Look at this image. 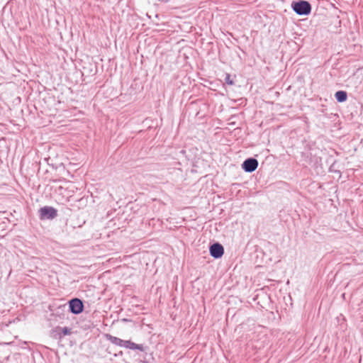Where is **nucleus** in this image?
I'll use <instances>...</instances> for the list:
<instances>
[{"instance_id":"nucleus-1","label":"nucleus","mask_w":363,"mask_h":363,"mask_svg":"<svg viewBox=\"0 0 363 363\" xmlns=\"http://www.w3.org/2000/svg\"><path fill=\"white\" fill-rule=\"evenodd\" d=\"M105 337L112 344L133 350L145 351V347L143 345L136 344L130 340H123L119 337L113 336L111 334H106Z\"/></svg>"},{"instance_id":"nucleus-2","label":"nucleus","mask_w":363,"mask_h":363,"mask_svg":"<svg viewBox=\"0 0 363 363\" xmlns=\"http://www.w3.org/2000/svg\"><path fill=\"white\" fill-rule=\"evenodd\" d=\"M291 8L296 14L300 16L308 15L311 11V5L304 0L294 1L291 4Z\"/></svg>"},{"instance_id":"nucleus-3","label":"nucleus","mask_w":363,"mask_h":363,"mask_svg":"<svg viewBox=\"0 0 363 363\" xmlns=\"http://www.w3.org/2000/svg\"><path fill=\"white\" fill-rule=\"evenodd\" d=\"M57 211L52 206H44L39 210V216L41 220H52L57 217Z\"/></svg>"},{"instance_id":"nucleus-4","label":"nucleus","mask_w":363,"mask_h":363,"mask_svg":"<svg viewBox=\"0 0 363 363\" xmlns=\"http://www.w3.org/2000/svg\"><path fill=\"white\" fill-rule=\"evenodd\" d=\"M69 311L73 314H79L84 310V304L82 300L78 298H72L69 302Z\"/></svg>"},{"instance_id":"nucleus-5","label":"nucleus","mask_w":363,"mask_h":363,"mask_svg":"<svg viewBox=\"0 0 363 363\" xmlns=\"http://www.w3.org/2000/svg\"><path fill=\"white\" fill-rule=\"evenodd\" d=\"M258 167V161L253 157L246 159L242 164V168L245 172L251 173L256 170Z\"/></svg>"},{"instance_id":"nucleus-6","label":"nucleus","mask_w":363,"mask_h":363,"mask_svg":"<svg viewBox=\"0 0 363 363\" xmlns=\"http://www.w3.org/2000/svg\"><path fill=\"white\" fill-rule=\"evenodd\" d=\"M209 252L211 257L218 259L223 255L224 247L221 244L215 242L210 246Z\"/></svg>"},{"instance_id":"nucleus-7","label":"nucleus","mask_w":363,"mask_h":363,"mask_svg":"<svg viewBox=\"0 0 363 363\" xmlns=\"http://www.w3.org/2000/svg\"><path fill=\"white\" fill-rule=\"evenodd\" d=\"M335 97L338 102L342 103L347 100V94L345 91H337L335 94Z\"/></svg>"},{"instance_id":"nucleus-8","label":"nucleus","mask_w":363,"mask_h":363,"mask_svg":"<svg viewBox=\"0 0 363 363\" xmlns=\"http://www.w3.org/2000/svg\"><path fill=\"white\" fill-rule=\"evenodd\" d=\"M55 331H57L60 336H61V333L62 334L63 336L69 335L72 333L71 328H69L68 327H64V328L57 327V328H56Z\"/></svg>"},{"instance_id":"nucleus-9","label":"nucleus","mask_w":363,"mask_h":363,"mask_svg":"<svg viewBox=\"0 0 363 363\" xmlns=\"http://www.w3.org/2000/svg\"><path fill=\"white\" fill-rule=\"evenodd\" d=\"M225 82L226 84H228L229 85L234 84V82L233 79H231V77H230V74H225Z\"/></svg>"}]
</instances>
